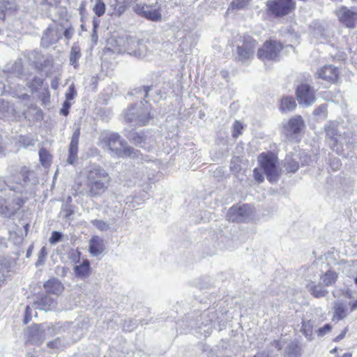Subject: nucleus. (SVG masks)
Listing matches in <instances>:
<instances>
[{"instance_id": "nucleus-1", "label": "nucleus", "mask_w": 357, "mask_h": 357, "mask_svg": "<svg viewBox=\"0 0 357 357\" xmlns=\"http://www.w3.org/2000/svg\"><path fill=\"white\" fill-rule=\"evenodd\" d=\"M85 178V194L89 197L101 196L107 190L112 181L109 173L98 165L89 166Z\"/></svg>"}, {"instance_id": "nucleus-2", "label": "nucleus", "mask_w": 357, "mask_h": 357, "mask_svg": "<svg viewBox=\"0 0 357 357\" xmlns=\"http://www.w3.org/2000/svg\"><path fill=\"white\" fill-rule=\"evenodd\" d=\"M339 273L333 269H329L320 275L319 284L314 281H308L305 284L307 291L314 297H324L328 294L325 288L333 285L337 278Z\"/></svg>"}, {"instance_id": "nucleus-3", "label": "nucleus", "mask_w": 357, "mask_h": 357, "mask_svg": "<svg viewBox=\"0 0 357 357\" xmlns=\"http://www.w3.org/2000/svg\"><path fill=\"white\" fill-rule=\"evenodd\" d=\"M258 162L267 179L271 182L276 181L278 177L277 157L271 152L262 153L258 156Z\"/></svg>"}, {"instance_id": "nucleus-4", "label": "nucleus", "mask_w": 357, "mask_h": 357, "mask_svg": "<svg viewBox=\"0 0 357 357\" xmlns=\"http://www.w3.org/2000/svg\"><path fill=\"white\" fill-rule=\"evenodd\" d=\"M257 42L250 36H241L236 40V59L245 62L250 59L255 53Z\"/></svg>"}, {"instance_id": "nucleus-5", "label": "nucleus", "mask_w": 357, "mask_h": 357, "mask_svg": "<svg viewBox=\"0 0 357 357\" xmlns=\"http://www.w3.org/2000/svg\"><path fill=\"white\" fill-rule=\"evenodd\" d=\"M107 143L109 150L119 157H138V151L127 146L116 133L109 135Z\"/></svg>"}, {"instance_id": "nucleus-6", "label": "nucleus", "mask_w": 357, "mask_h": 357, "mask_svg": "<svg viewBox=\"0 0 357 357\" xmlns=\"http://www.w3.org/2000/svg\"><path fill=\"white\" fill-rule=\"evenodd\" d=\"M283 48L282 44L275 40H269L257 51V57L264 61L276 60Z\"/></svg>"}, {"instance_id": "nucleus-7", "label": "nucleus", "mask_w": 357, "mask_h": 357, "mask_svg": "<svg viewBox=\"0 0 357 357\" xmlns=\"http://www.w3.org/2000/svg\"><path fill=\"white\" fill-rule=\"evenodd\" d=\"M151 118L150 107L148 105L144 106L140 112L135 107H131L125 112V119L127 121L135 123L139 126L146 125Z\"/></svg>"}, {"instance_id": "nucleus-8", "label": "nucleus", "mask_w": 357, "mask_h": 357, "mask_svg": "<svg viewBox=\"0 0 357 357\" xmlns=\"http://www.w3.org/2000/svg\"><path fill=\"white\" fill-rule=\"evenodd\" d=\"M304 122L301 116H296L284 124L282 133L289 141H297V135L304 128Z\"/></svg>"}, {"instance_id": "nucleus-9", "label": "nucleus", "mask_w": 357, "mask_h": 357, "mask_svg": "<svg viewBox=\"0 0 357 357\" xmlns=\"http://www.w3.org/2000/svg\"><path fill=\"white\" fill-rule=\"evenodd\" d=\"M134 11L139 15L152 21H158L161 19L160 6L158 3L144 4L137 3L132 6Z\"/></svg>"}, {"instance_id": "nucleus-10", "label": "nucleus", "mask_w": 357, "mask_h": 357, "mask_svg": "<svg viewBox=\"0 0 357 357\" xmlns=\"http://www.w3.org/2000/svg\"><path fill=\"white\" fill-rule=\"evenodd\" d=\"M253 213L252 208L246 204L234 206L227 212V219L232 222H241L249 220Z\"/></svg>"}, {"instance_id": "nucleus-11", "label": "nucleus", "mask_w": 357, "mask_h": 357, "mask_svg": "<svg viewBox=\"0 0 357 357\" xmlns=\"http://www.w3.org/2000/svg\"><path fill=\"white\" fill-rule=\"evenodd\" d=\"M295 4L292 0H271L267 2L269 11L275 16L284 15L289 13Z\"/></svg>"}, {"instance_id": "nucleus-12", "label": "nucleus", "mask_w": 357, "mask_h": 357, "mask_svg": "<svg viewBox=\"0 0 357 357\" xmlns=\"http://www.w3.org/2000/svg\"><path fill=\"white\" fill-rule=\"evenodd\" d=\"M335 14L338 20L348 28L357 26V8L342 6L336 10Z\"/></svg>"}, {"instance_id": "nucleus-13", "label": "nucleus", "mask_w": 357, "mask_h": 357, "mask_svg": "<svg viewBox=\"0 0 357 357\" xmlns=\"http://www.w3.org/2000/svg\"><path fill=\"white\" fill-rule=\"evenodd\" d=\"M50 334V328H45L43 325H33L26 331L27 340L31 344H40L47 335Z\"/></svg>"}, {"instance_id": "nucleus-14", "label": "nucleus", "mask_w": 357, "mask_h": 357, "mask_svg": "<svg viewBox=\"0 0 357 357\" xmlns=\"http://www.w3.org/2000/svg\"><path fill=\"white\" fill-rule=\"evenodd\" d=\"M296 94L299 105L303 106L308 107L316 100L314 90L307 84L298 86Z\"/></svg>"}, {"instance_id": "nucleus-15", "label": "nucleus", "mask_w": 357, "mask_h": 357, "mask_svg": "<svg viewBox=\"0 0 357 357\" xmlns=\"http://www.w3.org/2000/svg\"><path fill=\"white\" fill-rule=\"evenodd\" d=\"M126 47L125 51H126L128 54L137 58H144L147 55L148 48L144 41L130 37L126 39Z\"/></svg>"}, {"instance_id": "nucleus-16", "label": "nucleus", "mask_w": 357, "mask_h": 357, "mask_svg": "<svg viewBox=\"0 0 357 357\" xmlns=\"http://www.w3.org/2000/svg\"><path fill=\"white\" fill-rule=\"evenodd\" d=\"M80 135V130L77 128L73 132L68 149V158L67 162L73 165L77 158L78 142Z\"/></svg>"}, {"instance_id": "nucleus-17", "label": "nucleus", "mask_w": 357, "mask_h": 357, "mask_svg": "<svg viewBox=\"0 0 357 357\" xmlns=\"http://www.w3.org/2000/svg\"><path fill=\"white\" fill-rule=\"evenodd\" d=\"M316 75L319 79L334 82L337 80L339 72L335 67L331 65H328L320 68L317 72Z\"/></svg>"}, {"instance_id": "nucleus-18", "label": "nucleus", "mask_w": 357, "mask_h": 357, "mask_svg": "<svg viewBox=\"0 0 357 357\" xmlns=\"http://www.w3.org/2000/svg\"><path fill=\"white\" fill-rule=\"evenodd\" d=\"M337 123L335 121L329 122L326 126L325 130L327 136L332 141L331 145L335 150V146L337 142L343 143L342 137L337 133Z\"/></svg>"}, {"instance_id": "nucleus-19", "label": "nucleus", "mask_w": 357, "mask_h": 357, "mask_svg": "<svg viewBox=\"0 0 357 357\" xmlns=\"http://www.w3.org/2000/svg\"><path fill=\"white\" fill-rule=\"evenodd\" d=\"M56 302L49 295H45L33 303L34 309L50 311L56 308Z\"/></svg>"}, {"instance_id": "nucleus-20", "label": "nucleus", "mask_w": 357, "mask_h": 357, "mask_svg": "<svg viewBox=\"0 0 357 357\" xmlns=\"http://www.w3.org/2000/svg\"><path fill=\"white\" fill-rule=\"evenodd\" d=\"M105 249L104 240L98 236H93L89 241V250L92 256L101 255Z\"/></svg>"}, {"instance_id": "nucleus-21", "label": "nucleus", "mask_w": 357, "mask_h": 357, "mask_svg": "<svg viewBox=\"0 0 357 357\" xmlns=\"http://www.w3.org/2000/svg\"><path fill=\"white\" fill-rule=\"evenodd\" d=\"M333 315L332 320L333 321H339L346 318L349 314L348 307L340 301H337L333 305Z\"/></svg>"}, {"instance_id": "nucleus-22", "label": "nucleus", "mask_w": 357, "mask_h": 357, "mask_svg": "<svg viewBox=\"0 0 357 357\" xmlns=\"http://www.w3.org/2000/svg\"><path fill=\"white\" fill-rule=\"evenodd\" d=\"M44 287L47 293L56 295L61 294L64 289L62 283L55 278H52L47 281L44 284Z\"/></svg>"}, {"instance_id": "nucleus-23", "label": "nucleus", "mask_w": 357, "mask_h": 357, "mask_svg": "<svg viewBox=\"0 0 357 357\" xmlns=\"http://www.w3.org/2000/svg\"><path fill=\"white\" fill-rule=\"evenodd\" d=\"M60 38L61 36L57 34V31H55L52 27H48L43 34L41 43L43 46L48 47L55 43Z\"/></svg>"}, {"instance_id": "nucleus-24", "label": "nucleus", "mask_w": 357, "mask_h": 357, "mask_svg": "<svg viewBox=\"0 0 357 357\" xmlns=\"http://www.w3.org/2000/svg\"><path fill=\"white\" fill-rule=\"evenodd\" d=\"M74 271L77 277L84 278L89 275V262L84 260L81 264L74 267Z\"/></svg>"}, {"instance_id": "nucleus-25", "label": "nucleus", "mask_w": 357, "mask_h": 357, "mask_svg": "<svg viewBox=\"0 0 357 357\" xmlns=\"http://www.w3.org/2000/svg\"><path fill=\"white\" fill-rule=\"evenodd\" d=\"M296 107V102L291 97H284L281 100L280 109L283 112L293 110Z\"/></svg>"}, {"instance_id": "nucleus-26", "label": "nucleus", "mask_w": 357, "mask_h": 357, "mask_svg": "<svg viewBox=\"0 0 357 357\" xmlns=\"http://www.w3.org/2000/svg\"><path fill=\"white\" fill-rule=\"evenodd\" d=\"M250 1V0H234L228 8L227 11L243 10L248 6Z\"/></svg>"}, {"instance_id": "nucleus-27", "label": "nucleus", "mask_w": 357, "mask_h": 357, "mask_svg": "<svg viewBox=\"0 0 357 357\" xmlns=\"http://www.w3.org/2000/svg\"><path fill=\"white\" fill-rule=\"evenodd\" d=\"M313 326L314 322L310 320L303 321L301 331L308 339H311Z\"/></svg>"}, {"instance_id": "nucleus-28", "label": "nucleus", "mask_w": 357, "mask_h": 357, "mask_svg": "<svg viewBox=\"0 0 357 357\" xmlns=\"http://www.w3.org/2000/svg\"><path fill=\"white\" fill-rule=\"evenodd\" d=\"M39 157L42 165L45 167L50 166L52 160V156L45 149L40 150Z\"/></svg>"}, {"instance_id": "nucleus-29", "label": "nucleus", "mask_w": 357, "mask_h": 357, "mask_svg": "<svg viewBox=\"0 0 357 357\" xmlns=\"http://www.w3.org/2000/svg\"><path fill=\"white\" fill-rule=\"evenodd\" d=\"M32 172H29L26 167H23L20 173L21 178H17L16 182L22 185L30 181L29 176L32 175Z\"/></svg>"}, {"instance_id": "nucleus-30", "label": "nucleus", "mask_w": 357, "mask_h": 357, "mask_svg": "<svg viewBox=\"0 0 357 357\" xmlns=\"http://www.w3.org/2000/svg\"><path fill=\"white\" fill-rule=\"evenodd\" d=\"M91 223L101 231H105L109 229V225L107 222L102 220H93Z\"/></svg>"}, {"instance_id": "nucleus-31", "label": "nucleus", "mask_w": 357, "mask_h": 357, "mask_svg": "<svg viewBox=\"0 0 357 357\" xmlns=\"http://www.w3.org/2000/svg\"><path fill=\"white\" fill-rule=\"evenodd\" d=\"M93 10L96 15L100 17L105 12V5L102 1L98 0L96 1Z\"/></svg>"}, {"instance_id": "nucleus-32", "label": "nucleus", "mask_w": 357, "mask_h": 357, "mask_svg": "<svg viewBox=\"0 0 357 357\" xmlns=\"http://www.w3.org/2000/svg\"><path fill=\"white\" fill-rule=\"evenodd\" d=\"M43 84V79L39 77H35L32 82L29 85V87L31 89L32 93L34 91H38L39 90V87H41Z\"/></svg>"}, {"instance_id": "nucleus-33", "label": "nucleus", "mask_w": 357, "mask_h": 357, "mask_svg": "<svg viewBox=\"0 0 357 357\" xmlns=\"http://www.w3.org/2000/svg\"><path fill=\"white\" fill-rule=\"evenodd\" d=\"M130 139L137 145H139L141 147H144V145H142V143H144L146 139L143 135H141L138 133L132 134L130 136Z\"/></svg>"}, {"instance_id": "nucleus-34", "label": "nucleus", "mask_w": 357, "mask_h": 357, "mask_svg": "<svg viewBox=\"0 0 357 357\" xmlns=\"http://www.w3.org/2000/svg\"><path fill=\"white\" fill-rule=\"evenodd\" d=\"M299 349L297 345L294 344L292 347H289V351L285 354V357H299Z\"/></svg>"}, {"instance_id": "nucleus-35", "label": "nucleus", "mask_w": 357, "mask_h": 357, "mask_svg": "<svg viewBox=\"0 0 357 357\" xmlns=\"http://www.w3.org/2000/svg\"><path fill=\"white\" fill-rule=\"evenodd\" d=\"M80 56L79 51L76 47H73L70 52V63L75 66L77 60Z\"/></svg>"}, {"instance_id": "nucleus-36", "label": "nucleus", "mask_w": 357, "mask_h": 357, "mask_svg": "<svg viewBox=\"0 0 357 357\" xmlns=\"http://www.w3.org/2000/svg\"><path fill=\"white\" fill-rule=\"evenodd\" d=\"M243 129L242 124L238 121H236L233 125V136L235 138H237L239 135L241 133V130Z\"/></svg>"}, {"instance_id": "nucleus-37", "label": "nucleus", "mask_w": 357, "mask_h": 357, "mask_svg": "<svg viewBox=\"0 0 357 357\" xmlns=\"http://www.w3.org/2000/svg\"><path fill=\"white\" fill-rule=\"evenodd\" d=\"M47 255V252L46 251L45 247H43L40 251L39 255H38V259L36 262V266H40L43 264L45 261V259L46 258V256Z\"/></svg>"}, {"instance_id": "nucleus-38", "label": "nucleus", "mask_w": 357, "mask_h": 357, "mask_svg": "<svg viewBox=\"0 0 357 357\" xmlns=\"http://www.w3.org/2000/svg\"><path fill=\"white\" fill-rule=\"evenodd\" d=\"M61 234L60 232L53 231L52 233V235H51L50 239H49V242L52 245H54L61 240Z\"/></svg>"}, {"instance_id": "nucleus-39", "label": "nucleus", "mask_w": 357, "mask_h": 357, "mask_svg": "<svg viewBox=\"0 0 357 357\" xmlns=\"http://www.w3.org/2000/svg\"><path fill=\"white\" fill-rule=\"evenodd\" d=\"M13 8V3H10L8 0H0V11L3 12Z\"/></svg>"}, {"instance_id": "nucleus-40", "label": "nucleus", "mask_w": 357, "mask_h": 357, "mask_svg": "<svg viewBox=\"0 0 357 357\" xmlns=\"http://www.w3.org/2000/svg\"><path fill=\"white\" fill-rule=\"evenodd\" d=\"M298 164L295 161L288 162L286 164V169L288 172H295L298 169Z\"/></svg>"}, {"instance_id": "nucleus-41", "label": "nucleus", "mask_w": 357, "mask_h": 357, "mask_svg": "<svg viewBox=\"0 0 357 357\" xmlns=\"http://www.w3.org/2000/svg\"><path fill=\"white\" fill-rule=\"evenodd\" d=\"M76 95L74 86L72 84L69 86L68 92L66 93V101L73 100Z\"/></svg>"}, {"instance_id": "nucleus-42", "label": "nucleus", "mask_w": 357, "mask_h": 357, "mask_svg": "<svg viewBox=\"0 0 357 357\" xmlns=\"http://www.w3.org/2000/svg\"><path fill=\"white\" fill-rule=\"evenodd\" d=\"M331 326L330 324H326L324 326L320 328L317 331V333L319 336H324L326 334L328 333L331 331Z\"/></svg>"}, {"instance_id": "nucleus-43", "label": "nucleus", "mask_w": 357, "mask_h": 357, "mask_svg": "<svg viewBox=\"0 0 357 357\" xmlns=\"http://www.w3.org/2000/svg\"><path fill=\"white\" fill-rule=\"evenodd\" d=\"M327 108L326 106L322 105L316 109L314 112L315 115L325 116L326 114Z\"/></svg>"}, {"instance_id": "nucleus-44", "label": "nucleus", "mask_w": 357, "mask_h": 357, "mask_svg": "<svg viewBox=\"0 0 357 357\" xmlns=\"http://www.w3.org/2000/svg\"><path fill=\"white\" fill-rule=\"evenodd\" d=\"M32 317V308L29 305L26 307L25 316L24 319V324H27Z\"/></svg>"}, {"instance_id": "nucleus-45", "label": "nucleus", "mask_w": 357, "mask_h": 357, "mask_svg": "<svg viewBox=\"0 0 357 357\" xmlns=\"http://www.w3.org/2000/svg\"><path fill=\"white\" fill-rule=\"evenodd\" d=\"M260 171L258 168H255L253 171L255 178L258 182H262L264 180V175Z\"/></svg>"}, {"instance_id": "nucleus-46", "label": "nucleus", "mask_w": 357, "mask_h": 357, "mask_svg": "<svg viewBox=\"0 0 357 357\" xmlns=\"http://www.w3.org/2000/svg\"><path fill=\"white\" fill-rule=\"evenodd\" d=\"M70 107V103L68 101H65L63 105L62 109H61V114L66 116L68 114V109Z\"/></svg>"}, {"instance_id": "nucleus-47", "label": "nucleus", "mask_w": 357, "mask_h": 357, "mask_svg": "<svg viewBox=\"0 0 357 357\" xmlns=\"http://www.w3.org/2000/svg\"><path fill=\"white\" fill-rule=\"evenodd\" d=\"M60 79L57 77H54L51 82V87L54 89H56L59 85Z\"/></svg>"}, {"instance_id": "nucleus-48", "label": "nucleus", "mask_w": 357, "mask_h": 357, "mask_svg": "<svg viewBox=\"0 0 357 357\" xmlns=\"http://www.w3.org/2000/svg\"><path fill=\"white\" fill-rule=\"evenodd\" d=\"M73 31L72 29L69 28V29H66L65 31H64V36L66 38L69 39L71 38V36H73Z\"/></svg>"}, {"instance_id": "nucleus-49", "label": "nucleus", "mask_w": 357, "mask_h": 357, "mask_svg": "<svg viewBox=\"0 0 357 357\" xmlns=\"http://www.w3.org/2000/svg\"><path fill=\"white\" fill-rule=\"evenodd\" d=\"M347 329L345 328L344 330V331L342 332L341 334H340L339 335H337L335 339V341L337 342V341H340L341 340L342 338H344V337L345 336L346 333H347Z\"/></svg>"}, {"instance_id": "nucleus-50", "label": "nucleus", "mask_w": 357, "mask_h": 357, "mask_svg": "<svg viewBox=\"0 0 357 357\" xmlns=\"http://www.w3.org/2000/svg\"><path fill=\"white\" fill-rule=\"evenodd\" d=\"M332 167L334 169H337L340 168L341 164H340V162L339 160H335L333 161V162L332 163Z\"/></svg>"}, {"instance_id": "nucleus-51", "label": "nucleus", "mask_w": 357, "mask_h": 357, "mask_svg": "<svg viewBox=\"0 0 357 357\" xmlns=\"http://www.w3.org/2000/svg\"><path fill=\"white\" fill-rule=\"evenodd\" d=\"M59 342V340H54L53 342H49L47 344V345L50 348H56V347H57V344H58Z\"/></svg>"}, {"instance_id": "nucleus-52", "label": "nucleus", "mask_w": 357, "mask_h": 357, "mask_svg": "<svg viewBox=\"0 0 357 357\" xmlns=\"http://www.w3.org/2000/svg\"><path fill=\"white\" fill-rule=\"evenodd\" d=\"M357 309V300L351 304L350 310L351 312H353Z\"/></svg>"}, {"instance_id": "nucleus-53", "label": "nucleus", "mask_w": 357, "mask_h": 357, "mask_svg": "<svg viewBox=\"0 0 357 357\" xmlns=\"http://www.w3.org/2000/svg\"><path fill=\"white\" fill-rule=\"evenodd\" d=\"M4 183H5V181L1 178H0V190L1 191L6 190V188L4 187Z\"/></svg>"}, {"instance_id": "nucleus-54", "label": "nucleus", "mask_w": 357, "mask_h": 357, "mask_svg": "<svg viewBox=\"0 0 357 357\" xmlns=\"http://www.w3.org/2000/svg\"><path fill=\"white\" fill-rule=\"evenodd\" d=\"M254 357H270L268 354L266 353H260L255 355Z\"/></svg>"}, {"instance_id": "nucleus-55", "label": "nucleus", "mask_w": 357, "mask_h": 357, "mask_svg": "<svg viewBox=\"0 0 357 357\" xmlns=\"http://www.w3.org/2000/svg\"><path fill=\"white\" fill-rule=\"evenodd\" d=\"M221 75L223 77H227L228 76V73L227 71H221Z\"/></svg>"}, {"instance_id": "nucleus-56", "label": "nucleus", "mask_w": 357, "mask_h": 357, "mask_svg": "<svg viewBox=\"0 0 357 357\" xmlns=\"http://www.w3.org/2000/svg\"><path fill=\"white\" fill-rule=\"evenodd\" d=\"M342 357H351V354L346 353V354H343Z\"/></svg>"}, {"instance_id": "nucleus-57", "label": "nucleus", "mask_w": 357, "mask_h": 357, "mask_svg": "<svg viewBox=\"0 0 357 357\" xmlns=\"http://www.w3.org/2000/svg\"><path fill=\"white\" fill-rule=\"evenodd\" d=\"M18 96L21 98H25V97H26L27 95H26V93H22V94L19 95Z\"/></svg>"}, {"instance_id": "nucleus-58", "label": "nucleus", "mask_w": 357, "mask_h": 357, "mask_svg": "<svg viewBox=\"0 0 357 357\" xmlns=\"http://www.w3.org/2000/svg\"><path fill=\"white\" fill-rule=\"evenodd\" d=\"M8 186L10 188V190H17V188L16 187H14V186H10V185H8Z\"/></svg>"}, {"instance_id": "nucleus-59", "label": "nucleus", "mask_w": 357, "mask_h": 357, "mask_svg": "<svg viewBox=\"0 0 357 357\" xmlns=\"http://www.w3.org/2000/svg\"><path fill=\"white\" fill-rule=\"evenodd\" d=\"M45 92L47 93V99H49V97H50L49 92L47 91V90L46 89H45Z\"/></svg>"}, {"instance_id": "nucleus-60", "label": "nucleus", "mask_w": 357, "mask_h": 357, "mask_svg": "<svg viewBox=\"0 0 357 357\" xmlns=\"http://www.w3.org/2000/svg\"><path fill=\"white\" fill-rule=\"evenodd\" d=\"M336 351H337V349H336V348H335L334 349H333V350L331 351V352H332V353H334V352H335Z\"/></svg>"}, {"instance_id": "nucleus-61", "label": "nucleus", "mask_w": 357, "mask_h": 357, "mask_svg": "<svg viewBox=\"0 0 357 357\" xmlns=\"http://www.w3.org/2000/svg\"><path fill=\"white\" fill-rule=\"evenodd\" d=\"M354 281H355V283H356V285H357V277L355 278V280H354Z\"/></svg>"}, {"instance_id": "nucleus-62", "label": "nucleus", "mask_w": 357, "mask_h": 357, "mask_svg": "<svg viewBox=\"0 0 357 357\" xmlns=\"http://www.w3.org/2000/svg\"><path fill=\"white\" fill-rule=\"evenodd\" d=\"M347 294L349 297H351V295L349 294V292H347Z\"/></svg>"}, {"instance_id": "nucleus-63", "label": "nucleus", "mask_w": 357, "mask_h": 357, "mask_svg": "<svg viewBox=\"0 0 357 357\" xmlns=\"http://www.w3.org/2000/svg\"><path fill=\"white\" fill-rule=\"evenodd\" d=\"M333 294L335 297H336V295H335V292H333Z\"/></svg>"}, {"instance_id": "nucleus-64", "label": "nucleus", "mask_w": 357, "mask_h": 357, "mask_svg": "<svg viewBox=\"0 0 357 357\" xmlns=\"http://www.w3.org/2000/svg\"><path fill=\"white\" fill-rule=\"evenodd\" d=\"M345 142H346V143H350L351 142H350V141H347V140H345Z\"/></svg>"}]
</instances>
